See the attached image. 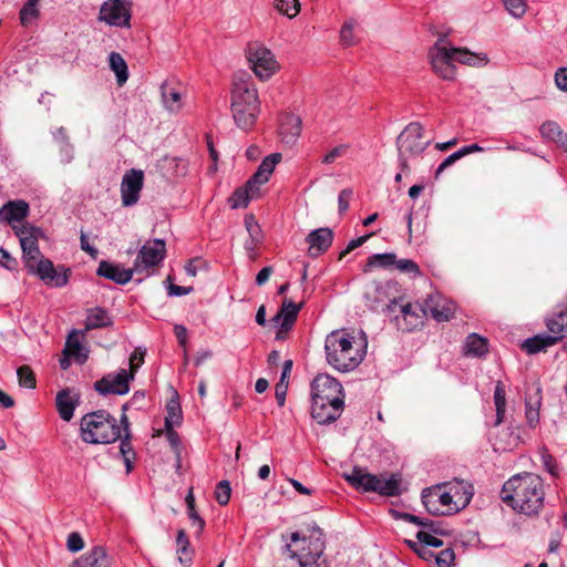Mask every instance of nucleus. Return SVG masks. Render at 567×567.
I'll return each mask as SVG.
<instances>
[{
    "instance_id": "obj_52",
    "label": "nucleus",
    "mask_w": 567,
    "mask_h": 567,
    "mask_svg": "<svg viewBox=\"0 0 567 567\" xmlns=\"http://www.w3.org/2000/svg\"><path fill=\"white\" fill-rule=\"evenodd\" d=\"M20 22L23 27H29L35 20V0L28 2L20 10Z\"/></svg>"
},
{
    "instance_id": "obj_30",
    "label": "nucleus",
    "mask_w": 567,
    "mask_h": 567,
    "mask_svg": "<svg viewBox=\"0 0 567 567\" xmlns=\"http://www.w3.org/2000/svg\"><path fill=\"white\" fill-rule=\"evenodd\" d=\"M259 195V186L257 184H250L249 186V179L247 183L237 188L231 197L229 198V203L231 208H241L246 207L249 202L254 198H256Z\"/></svg>"
},
{
    "instance_id": "obj_4",
    "label": "nucleus",
    "mask_w": 567,
    "mask_h": 567,
    "mask_svg": "<svg viewBox=\"0 0 567 567\" xmlns=\"http://www.w3.org/2000/svg\"><path fill=\"white\" fill-rule=\"evenodd\" d=\"M231 115L238 128L250 131L260 113V101L255 84L244 78L235 80L231 90Z\"/></svg>"
},
{
    "instance_id": "obj_33",
    "label": "nucleus",
    "mask_w": 567,
    "mask_h": 567,
    "mask_svg": "<svg viewBox=\"0 0 567 567\" xmlns=\"http://www.w3.org/2000/svg\"><path fill=\"white\" fill-rule=\"evenodd\" d=\"M112 324V318L109 312L100 307L87 310L85 319V330L105 328Z\"/></svg>"
},
{
    "instance_id": "obj_31",
    "label": "nucleus",
    "mask_w": 567,
    "mask_h": 567,
    "mask_svg": "<svg viewBox=\"0 0 567 567\" xmlns=\"http://www.w3.org/2000/svg\"><path fill=\"white\" fill-rule=\"evenodd\" d=\"M301 133V118L293 114H286L280 124V134L284 142L293 143Z\"/></svg>"
},
{
    "instance_id": "obj_56",
    "label": "nucleus",
    "mask_w": 567,
    "mask_h": 567,
    "mask_svg": "<svg viewBox=\"0 0 567 567\" xmlns=\"http://www.w3.org/2000/svg\"><path fill=\"white\" fill-rule=\"evenodd\" d=\"M454 559L455 555L452 548H445L435 555L437 567H451Z\"/></svg>"
},
{
    "instance_id": "obj_15",
    "label": "nucleus",
    "mask_w": 567,
    "mask_h": 567,
    "mask_svg": "<svg viewBox=\"0 0 567 567\" xmlns=\"http://www.w3.org/2000/svg\"><path fill=\"white\" fill-rule=\"evenodd\" d=\"M322 399L334 403L344 404L343 388L341 383L327 373L318 374L311 382V399Z\"/></svg>"
},
{
    "instance_id": "obj_27",
    "label": "nucleus",
    "mask_w": 567,
    "mask_h": 567,
    "mask_svg": "<svg viewBox=\"0 0 567 567\" xmlns=\"http://www.w3.org/2000/svg\"><path fill=\"white\" fill-rule=\"evenodd\" d=\"M111 557L106 548L96 545L74 560V565L79 567H111Z\"/></svg>"
},
{
    "instance_id": "obj_21",
    "label": "nucleus",
    "mask_w": 567,
    "mask_h": 567,
    "mask_svg": "<svg viewBox=\"0 0 567 567\" xmlns=\"http://www.w3.org/2000/svg\"><path fill=\"white\" fill-rule=\"evenodd\" d=\"M455 303L440 293L431 295L424 302L423 312H430L439 322L449 321L455 313Z\"/></svg>"
},
{
    "instance_id": "obj_36",
    "label": "nucleus",
    "mask_w": 567,
    "mask_h": 567,
    "mask_svg": "<svg viewBox=\"0 0 567 567\" xmlns=\"http://www.w3.org/2000/svg\"><path fill=\"white\" fill-rule=\"evenodd\" d=\"M557 342L558 337H553L551 334H537L526 339L523 343V348L526 350L527 353L533 354L546 350L547 348L556 344Z\"/></svg>"
},
{
    "instance_id": "obj_43",
    "label": "nucleus",
    "mask_w": 567,
    "mask_h": 567,
    "mask_svg": "<svg viewBox=\"0 0 567 567\" xmlns=\"http://www.w3.org/2000/svg\"><path fill=\"white\" fill-rule=\"evenodd\" d=\"M542 399L538 392L526 399V420L530 427H535L539 422V409Z\"/></svg>"
},
{
    "instance_id": "obj_11",
    "label": "nucleus",
    "mask_w": 567,
    "mask_h": 567,
    "mask_svg": "<svg viewBox=\"0 0 567 567\" xmlns=\"http://www.w3.org/2000/svg\"><path fill=\"white\" fill-rule=\"evenodd\" d=\"M422 503L432 515H450L455 513L452 511L451 493L445 487V483L423 489Z\"/></svg>"
},
{
    "instance_id": "obj_3",
    "label": "nucleus",
    "mask_w": 567,
    "mask_h": 567,
    "mask_svg": "<svg viewBox=\"0 0 567 567\" xmlns=\"http://www.w3.org/2000/svg\"><path fill=\"white\" fill-rule=\"evenodd\" d=\"M29 214V205L24 200H10L0 208V221L11 226L19 238L24 267L35 274V228L31 224H22Z\"/></svg>"
},
{
    "instance_id": "obj_9",
    "label": "nucleus",
    "mask_w": 567,
    "mask_h": 567,
    "mask_svg": "<svg viewBox=\"0 0 567 567\" xmlns=\"http://www.w3.org/2000/svg\"><path fill=\"white\" fill-rule=\"evenodd\" d=\"M399 298L400 286L394 281H371L365 285L363 292L365 305L371 310L385 308L391 312L393 311Z\"/></svg>"
},
{
    "instance_id": "obj_13",
    "label": "nucleus",
    "mask_w": 567,
    "mask_h": 567,
    "mask_svg": "<svg viewBox=\"0 0 567 567\" xmlns=\"http://www.w3.org/2000/svg\"><path fill=\"white\" fill-rule=\"evenodd\" d=\"M99 20L110 27L131 25V3L125 0H106L100 8Z\"/></svg>"
},
{
    "instance_id": "obj_35",
    "label": "nucleus",
    "mask_w": 567,
    "mask_h": 567,
    "mask_svg": "<svg viewBox=\"0 0 567 567\" xmlns=\"http://www.w3.org/2000/svg\"><path fill=\"white\" fill-rule=\"evenodd\" d=\"M539 132L548 141L555 142L560 147L567 148V134L554 121H547L542 124Z\"/></svg>"
},
{
    "instance_id": "obj_6",
    "label": "nucleus",
    "mask_w": 567,
    "mask_h": 567,
    "mask_svg": "<svg viewBox=\"0 0 567 567\" xmlns=\"http://www.w3.org/2000/svg\"><path fill=\"white\" fill-rule=\"evenodd\" d=\"M285 553L296 560L299 567H328L323 554V544L319 540L311 542L302 537L299 532L290 535V542L285 546Z\"/></svg>"
},
{
    "instance_id": "obj_37",
    "label": "nucleus",
    "mask_w": 567,
    "mask_h": 567,
    "mask_svg": "<svg viewBox=\"0 0 567 567\" xmlns=\"http://www.w3.org/2000/svg\"><path fill=\"white\" fill-rule=\"evenodd\" d=\"M520 443V437L515 429L502 430L495 439V450L508 451L517 447Z\"/></svg>"
},
{
    "instance_id": "obj_49",
    "label": "nucleus",
    "mask_w": 567,
    "mask_h": 567,
    "mask_svg": "<svg viewBox=\"0 0 567 567\" xmlns=\"http://www.w3.org/2000/svg\"><path fill=\"white\" fill-rule=\"evenodd\" d=\"M355 24H357V22L354 19H349L342 24L341 30H340V41L344 47H351L355 43V38H354V32H353Z\"/></svg>"
},
{
    "instance_id": "obj_41",
    "label": "nucleus",
    "mask_w": 567,
    "mask_h": 567,
    "mask_svg": "<svg viewBox=\"0 0 567 567\" xmlns=\"http://www.w3.org/2000/svg\"><path fill=\"white\" fill-rule=\"evenodd\" d=\"M396 262V256L393 252L374 254L368 258V261L363 268L364 272L372 270L373 268H390Z\"/></svg>"
},
{
    "instance_id": "obj_32",
    "label": "nucleus",
    "mask_w": 567,
    "mask_h": 567,
    "mask_svg": "<svg viewBox=\"0 0 567 567\" xmlns=\"http://www.w3.org/2000/svg\"><path fill=\"white\" fill-rule=\"evenodd\" d=\"M450 53L454 62H458L462 64L478 66V65H485L488 62V59L486 54H476L472 53L466 49L461 48H449Z\"/></svg>"
},
{
    "instance_id": "obj_48",
    "label": "nucleus",
    "mask_w": 567,
    "mask_h": 567,
    "mask_svg": "<svg viewBox=\"0 0 567 567\" xmlns=\"http://www.w3.org/2000/svg\"><path fill=\"white\" fill-rule=\"evenodd\" d=\"M58 134L61 135L60 157L63 163H70L74 157L73 145L69 142L64 127H58Z\"/></svg>"
},
{
    "instance_id": "obj_19",
    "label": "nucleus",
    "mask_w": 567,
    "mask_h": 567,
    "mask_svg": "<svg viewBox=\"0 0 567 567\" xmlns=\"http://www.w3.org/2000/svg\"><path fill=\"white\" fill-rule=\"evenodd\" d=\"M144 174L141 169H131L122 179L121 197L125 207L135 205L140 199V193L143 188Z\"/></svg>"
},
{
    "instance_id": "obj_46",
    "label": "nucleus",
    "mask_w": 567,
    "mask_h": 567,
    "mask_svg": "<svg viewBox=\"0 0 567 567\" xmlns=\"http://www.w3.org/2000/svg\"><path fill=\"white\" fill-rule=\"evenodd\" d=\"M506 392L505 386L502 382H497L495 390H494V403L496 408V422L495 424L498 425L503 422L504 415H505V406H506Z\"/></svg>"
},
{
    "instance_id": "obj_24",
    "label": "nucleus",
    "mask_w": 567,
    "mask_h": 567,
    "mask_svg": "<svg viewBox=\"0 0 567 567\" xmlns=\"http://www.w3.org/2000/svg\"><path fill=\"white\" fill-rule=\"evenodd\" d=\"M333 233L330 228H318L310 231L306 238L308 243V254L311 257H318L323 254L332 244Z\"/></svg>"
},
{
    "instance_id": "obj_2",
    "label": "nucleus",
    "mask_w": 567,
    "mask_h": 567,
    "mask_svg": "<svg viewBox=\"0 0 567 567\" xmlns=\"http://www.w3.org/2000/svg\"><path fill=\"white\" fill-rule=\"evenodd\" d=\"M367 342L357 341L346 330H334L324 340L327 362L340 372L353 371L365 357Z\"/></svg>"
},
{
    "instance_id": "obj_62",
    "label": "nucleus",
    "mask_w": 567,
    "mask_h": 567,
    "mask_svg": "<svg viewBox=\"0 0 567 567\" xmlns=\"http://www.w3.org/2000/svg\"><path fill=\"white\" fill-rule=\"evenodd\" d=\"M555 84L560 91L567 92V68H559L556 71Z\"/></svg>"
},
{
    "instance_id": "obj_38",
    "label": "nucleus",
    "mask_w": 567,
    "mask_h": 567,
    "mask_svg": "<svg viewBox=\"0 0 567 567\" xmlns=\"http://www.w3.org/2000/svg\"><path fill=\"white\" fill-rule=\"evenodd\" d=\"M109 66L116 76L120 86L124 85L128 79V68L123 56L117 52L109 54Z\"/></svg>"
},
{
    "instance_id": "obj_17",
    "label": "nucleus",
    "mask_w": 567,
    "mask_h": 567,
    "mask_svg": "<svg viewBox=\"0 0 567 567\" xmlns=\"http://www.w3.org/2000/svg\"><path fill=\"white\" fill-rule=\"evenodd\" d=\"M133 373L126 369H120L116 373H110L94 383V389L102 395H124L130 391L128 382Z\"/></svg>"
},
{
    "instance_id": "obj_29",
    "label": "nucleus",
    "mask_w": 567,
    "mask_h": 567,
    "mask_svg": "<svg viewBox=\"0 0 567 567\" xmlns=\"http://www.w3.org/2000/svg\"><path fill=\"white\" fill-rule=\"evenodd\" d=\"M280 159L281 155L279 153H274L265 157L257 172L249 178V185L257 184L260 187V185L267 183Z\"/></svg>"
},
{
    "instance_id": "obj_55",
    "label": "nucleus",
    "mask_w": 567,
    "mask_h": 567,
    "mask_svg": "<svg viewBox=\"0 0 567 567\" xmlns=\"http://www.w3.org/2000/svg\"><path fill=\"white\" fill-rule=\"evenodd\" d=\"M394 267L401 272L411 274L413 276L420 275V267L412 259H396Z\"/></svg>"
},
{
    "instance_id": "obj_18",
    "label": "nucleus",
    "mask_w": 567,
    "mask_h": 567,
    "mask_svg": "<svg viewBox=\"0 0 567 567\" xmlns=\"http://www.w3.org/2000/svg\"><path fill=\"white\" fill-rule=\"evenodd\" d=\"M83 332L78 330H73L69 334L64 348L65 358L60 361L62 369L69 368L70 360H73L78 364H83L87 360L89 349L83 344Z\"/></svg>"
},
{
    "instance_id": "obj_63",
    "label": "nucleus",
    "mask_w": 567,
    "mask_h": 567,
    "mask_svg": "<svg viewBox=\"0 0 567 567\" xmlns=\"http://www.w3.org/2000/svg\"><path fill=\"white\" fill-rule=\"evenodd\" d=\"M288 382H278L276 384L275 396L279 406H284L286 402Z\"/></svg>"
},
{
    "instance_id": "obj_25",
    "label": "nucleus",
    "mask_w": 567,
    "mask_h": 567,
    "mask_svg": "<svg viewBox=\"0 0 567 567\" xmlns=\"http://www.w3.org/2000/svg\"><path fill=\"white\" fill-rule=\"evenodd\" d=\"M56 410L62 420L69 422L80 403V393L75 389H63L56 394Z\"/></svg>"
},
{
    "instance_id": "obj_1",
    "label": "nucleus",
    "mask_w": 567,
    "mask_h": 567,
    "mask_svg": "<svg viewBox=\"0 0 567 567\" xmlns=\"http://www.w3.org/2000/svg\"><path fill=\"white\" fill-rule=\"evenodd\" d=\"M544 484L542 478L532 473L511 477L502 488V499L513 509L526 514H537L543 507Z\"/></svg>"
},
{
    "instance_id": "obj_20",
    "label": "nucleus",
    "mask_w": 567,
    "mask_h": 567,
    "mask_svg": "<svg viewBox=\"0 0 567 567\" xmlns=\"http://www.w3.org/2000/svg\"><path fill=\"white\" fill-rule=\"evenodd\" d=\"M311 416L318 424H330L337 421L342 412L344 404L320 399H311Z\"/></svg>"
},
{
    "instance_id": "obj_5",
    "label": "nucleus",
    "mask_w": 567,
    "mask_h": 567,
    "mask_svg": "<svg viewBox=\"0 0 567 567\" xmlns=\"http://www.w3.org/2000/svg\"><path fill=\"white\" fill-rule=\"evenodd\" d=\"M81 437L90 444H109L121 437V427L109 412L99 410L81 419Z\"/></svg>"
},
{
    "instance_id": "obj_45",
    "label": "nucleus",
    "mask_w": 567,
    "mask_h": 567,
    "mask_svg": "<svg viewBox=\"0 0 567 567\" xmlns=\"http://www.w3.org/2000/svg\"><path fill=\"white\" fill-rule=\"evenodd\" d=\"M167 415L165 417V427L175 426L181 423L182 420V409L179 405V401L177 398V393L175 392V396L172 398L166 404Z\"/></svg>"
},
{
    "instance_id": "obj_53",
    "label": "nucleus",
    "mask_w": 567,
    "mask_h": 567,
    "mask_svg": "<svg viewBox=\"0 0 567 567\" xmlns=\"http://www.w3.org/2000/svg\"><path fill=\"white\" fill-rule=\"evenodd\" d=\"M230 493H231V488H230L229 482L228 481L219 482L216 487V492H215L216 501L218 502V504L223 505V506L228 504V502L230 499Z\"/></svg>"
},
{
    "instance_id": "obj_54",
    "label": "nucleus",
    "mask_w": 567,
    "mask_h": 567,
    "mask_svg": "<svg viewBox=\"0 0 567 567\" xmlns=\"http://www.w3.org/2000/svg\"><path fill=\"white\" fill-rule=\"evenodd\" d=\"M416 538L419 544L424 545L425 547H434L439 548L443 546V540L435 537L434 535L420 530L416 534Z\"/></svg>"
},
{
    "instance_id": "obj_50",
    "label": "nucleus",
    "mask_w": 567,
    "mask_h": 567,
    "mask_svg": "<svg viewBox=\"0 0 567 567\" xmlns=\"http://www.w3.org/2000/svg\"><path fill=\"white\" fill-rule=\"evenodd\" d=\"M20 386L33 389L35 388V377L32 369L23 365L17 371Z\"/></svg>"
},
{
    "instance_id": "obj_47",
    "label": "nucleus",
    "mask_w": 567,
    "mask_h": 567,
    "mask_svg": "<svg viewBox=\"0 0 567 567\" xmlns=\"http://www.w3.org/2000/svg\"><path fill=\"white\" fill-rule=\"evenodd\" d=\"M274 6L289 19L295 18L300 11L299 0H275Z\"/></svg>"
},
{
    "instance_id": "obj_10",
    "label": "nucleus",
    "mask_w": 567,
    "mask_h": 567,
    "mask_svg": "<svg viewBox=\"0 0 567 567\" xmlns=\"http://www.w3.org/2000/svg\"><path fill=\"white\" fill-rule=\"evenodd\" d=\"M247 59L260 80H268L278 70V63L271 51L260 43L249 44Z\"/></svg>"
},
{
    "instance_id": "obj_44",
    "label": "nucleus",
    "mask_w": 567,
    "mask_h": 567,
    "mask_svg": "<svg viewBox=\"0 0 567 567\" xmlns=\"http://www.w3.org/2000/svg\"><path fill=\"white\" fill-rule=\"evenodd\" d=\"M176 547L179 563L183 565L190 564L192 551L189 550V542L184 529H179L177 533Z\"/></svg>"
},
{
    "instance_id": "obj_16",
    "label": "nucleus",
    "mask_w": 567,
    "mask_h": 567,
    "mask_svg": "<svg viewBox=\"0 0 567 567\" xmlns=\"http://www.w3.org/2000/svg\"><path fill=\"white\" fill-rule=\"evenodd\" d=\"M71 277V269L64 265H54L50 259H38V278L50 288L65 287Z\"/></svg>"
},
{
    "instance_id": "obj_34",
    "label": "nucleus",
    "mask_w": 567,
    "mask_h": 567,
    "mask_svg": "<svg viewBox=\"0 0 567 567\" xmlns=\"http://www.w3.org/2000/svg\"><path fill=\"white\" fill-rule=\"evenodd\" d=\"M546 326L553 337L563 338V332L567 329V307H558L557 310L547 319Z\"/></svg>"
},
{
    "instance_id": "obj_64",
    "label": "nucleus",
    "mask_w": 567,
    "mask_h": 567,
    "mask_svg": "<svg viewBox=\"0 0 567 567\" xmlns=\"http://www.w3.org/2000/svg\"><path fill=\"white\" fill-rule=\"evenodd\" d=\"M80 245L81 249L87 252L91 257L95 258L97 256L99 250L89 243V238L84 231H81Z\"/></svg>"
},
{
    "instance_id": "obj_39",
    "label": "nucleus",
    "mask_w": 567,
    "mask_h": 567,
    "mask_svg": "<svg viewBox=\"0 0 567 567\" xmlns=\"http://www.w3.org/2000/svg\"><path fill=\"white\" fill-rule=\"evenodd\" d=\"M121 422L124 423L125 437L121 441L120 453L123 456L126 472L130 473L133 468V460L135 458V452L128 439V422L126 415L122 416Z\"/></svg>"
},
{
    "instance_id": "obj_23",
    "label": "nucleus",
    "mask_w": 567,
    "mask_h": 567,
    "mask_svg": "<svg viewBox=\"0 0 567 567\" xmlns=\"http://www.w3.org/2000/svg\"><path fill=\"white\" fill-rule=\"evenodd\" d=\"M161 96L164 107L169 113H178L183 109V87L175 81H165L161 85Z\"/></svg>"
},
{
    "instance_id": "obj_12",
    "label": "nucleus",
    "mask_w": 567,
    "mask_h": 567,
    "mask_svg": "<svg viewBox=\"0 0 567 567\" xmlns=\"http://www.w3.org/2000/svg\"><path fill=\"white\" fill-rule=\"evenodd\" d=\"M429 59L432 70L437 76L449 81L455 78V66L445 38H440L430 49Z\"/></svg>"
},
{
    "instance_id": "obj_22",
    "label": "nucleus",
    "mask_w": 567,
    "mask_h": 567,
    "mask_svg": "<svg viewBox=\"0 0 567 567\" xmlns=\"http://www.w3.org/2000/svg\"><path fill=\"white\" fill-rule=\"evenodd\" d=\"M302 307V301L300 303H295L289 299L284 300L279 312L272 319L277 324H279L277 339H281V334L284 332H288L289 330H291L297 319L298 312L301 310Z\"/></svg>"
},
{
    "instance_id": "obj_60",
    "label": "nucleus",
    "mask_w": 567,
    "mask_h": 567,
    "mask_svg": "<svg viewBox=\"0 0 567 567\" xmlns=\"http://www.w3.org/2000/svg\"><path fill=\"white\" fill-rule=\"evenodd\" d=\"M406 544L409 545V547L411 549H413L423 559H429L430 557L434 556L432 550L429 549L427 547H425L424 545H421L413 540H406Z\"/></svg>"
},
{
    "instance_id": "obj_61",
    "label": "nucleus",
    "mask_w": 567,
    "mask_h": 567,
    "mask_svg": "<svg viewBox=\"0 0 567 567\" xmlns=\"http://www.w3.org/2000/svg\"><path fill=\"white\" fill-rule=\"evenodd\" d=\"M370 236H371V234L364 235V236H361L359 238L350 240L348 243L346 249L340 252V257L339 258L342 259L346 255H348L349 252H351L355 248L362 246L370 238Z\"/></svg>"
},
{
    "instance_id": "obj_14",
    "label": "nucleus",
    "mask_w": 567,
    "mask_h": 567,
    "mask_svg": "<svg viewBox=\"0 0 567 567\" xmlns=\"http://www.w3.org/2000/svg\"><path fill=\"white\" fill-rule=\"evenodd\" d=\"M166 256V245L163 239L147 240L138 250L133 267L135 272H143L158 266Z\"/></svg>"
},
{
    "instance_id": "obj_7",
    "label": "nucleus",
    "mask_w": 567,
    "mask_h": 567,
    "mask_svg": "<svg viewBox=\"0 0 567 567\" xmlns=\"http://www.w3.org/2000/svg\"><path fill=\"white\" fill-rule=\"evenodd\" d=\"M346 480L357 489L363 492H377L384 496H396L400 494V482L394 476L384 478L354 467Z\"/></svg>"
},
{
    "instance_id": "obj_40",
    "label": "nucleus",
    "mask_w": 567,
    "mask_h": 567,
    "mask_svg": "<svg viewBox=\"0 0 567 567\" xmlns=\"http://www.w3.org/2000/svg\"><path fill=\"white\" fill-rule=\"evenodd\" d=\"M420 311L423 312V308L419 305L405 303L400 306V312L403 319L406 321V329L412 330L417 326L422 324V317L420 316Z\"/></svg>"
},
{
    "instance_id": "obj_51",
    "label": "nucleus",
    "mask_w": 567,
    "mask_h": 567,
    "mask_svg": "<svg viewBox=\"0 0 567 567\" xmlns=\"http://www.w3.org/2000/svg\"><path fill=\"white\" fill-rule=\"evenodd\" d=\"M508 13L515 19L522 18L527 9L526 0H503Z\"/></svg>"
},
{
    "instance_id": "obj_57",
    "label": "nucleus",
    "mask_w": 567,
    "mask_h": 567,
    "mask_svg": "<svg viewBox=\"0 0 567 567\" xmlns=\"http://www.w3.org/2000/svg\"><path fill=\"white\" fill-rule=\"evenodd\" d=\"M66 547L71 553H78L84 547V542L80 533L73 532L68 536Z\"/></svg>"
},
{
    "instance_id": "obj_59",
    "label": "nucleus",
    "mask_w": 567,
    "mask_h": 567,
    "mask_svg": "<svg viewBox=\"0 0 567 567\" xmlns=\"http://www.w3.org/2000/svg\"><path fill=\"white\" fill-rule=\"evenodd\" d=\"M352 189L351 188H344L340 192L338 196V209L340 214H343L349 208V202L352 197Z\"/></svg>"
},
{
    "instance_id": "obj_42",
    "label": "nucleus",
    "mask_w": 567,
    "mask_h": 567,
    "mask_svg": "<svg viewBox=\"0 0 567 567\" xmlns=\"http://www.w3.org/2000/svg\"><path fill=\"white\" fill-rule=\"evenodd\" d=\"M487 352V340L476 333L467 336L465 341V353L474 357H482Z\"/></svg>"
},
{
    "instance_id": "obj_26",
    "label": "nucleus",
    "mask_w": 567,
    "mask_h": 567,
    "mask_svg": "<svg viewBox=\"0 0 567 567\" xmlns=\"http://www.w3.org/2000/svg\"><path fill=\"white\" fill-rule=\"evenodd\" d=\"M134 272V267L126 269L118 264H113L106 260H102L96 270L99 276L110 279L117 285H125L131 281Z\"/></svg>"
},
{
    "instance_id": "obj_58",
    "label": "nucleus",
    "mask_w": 567,
    "mask_h": 567,
    "mask_svg": "<svg viewBox=\"0 0 567 567\" xmlns=\"http://www.w3.org/2000/svg\"><path fill=\"white\" fill-rule=\"evenodd\" d=\"M347 144H340L336 147H333L328 154H326L322 158L323 164H332L338 157H341L346 154L348 150Z\"/></svg>"
},
{
    "instance_id": "obj_8",
    "label": "nucleus",
    "mask_w": 567,
    "mask_h": 567,
    "mask_svg": "<svg viewBox=\"0 0 567 567\" xmlns=\"http://www.w3.org/2000/svg\"><path fill=\"white\" fill-rule=\"evenodd\" d=\"M423 126L419 122H412L398 136L396 145L399 162L402 169L408 168V159L421 155L431 141H423Z\"/></svg>"
},
{
    "instance_id": "obj_28",
    "label": "nucleus",
    "mask_w": 567,
    "mask_h": 567,
    "mask_svg": "<svg viewBox=\"0 0 567 567\" xmlns=\"http://www.w3.org/2000/svg\"><path fill=\"white\" fill-rule=\"evenodd\" d=\"M445 487H447L451 493L453 503L452 511L457 513L470 504L473 497L472 486L465 485L463 482H455L445 483Z\"/></svg>"
}]
</instances>
